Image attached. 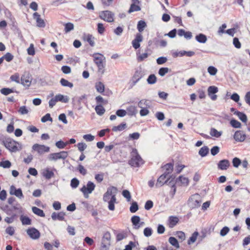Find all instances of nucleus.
<instances>
[{"mask_svg": "<svg viewBox=\"0 0 250 250\" xmlns=\"http://www.w3.org/2000/svg\"><path fill=\"white\" fill-rule=\"evenodd\" d=\"M2 144L11 153L19 151L22 148L21 143L10 137L3 138Z\"/></svg>", "mask_w": 250, "mask_h": 250, "instance_id": "f257e3e1", "label": "nucleus"}, {"mask_svg": "<svg viewBox=\"0 0 250 250\" xmlns=\"http://www.w3.org/2000/svg\"><path fill=\"white\" fill-rule=\"evenodd\" d=\"M131 159L128 161V164L131 167H139L144 164V161L139 154L136 148H132L130 152Z\"/></svg>", "mask_w": 250, "mask_h": 250, "instance_id": "f03ea898", "label": "nucleus"}, {"mask_svg": "<svg viewBox=\"0 0 250 250\" xmlns=\"http://www.w3.org/2000/svg\"><path fill=\"white\" fill-rule=\"evenodd\" d=\"M202 200L198 194H195L190 196L188 200V205L192 208H198L201 206Z\"/></svg>", "mask_w": 250, "mask_h": 250, "instance_id": "7ed1b4c3", "label": "nucleus"}, {"mask_svg": "<svg viewBox=\"0 0 250 250\" xmlns=\"http://www.w3.org/2000/svg\"><path fill=\"white\" fill-rule=\"evenodd\" d=\"M3 210L8 215H16L13 212L14 210H18L19 212H22V208L18 202L14 204L11 207L8 205H5L3 207Z\"/></svg>", "mask_w": 250, "mask_h": 250, "instance_id": "20e7f679", "label": "nucleus"}, {"mask_svg": "<svg viewBox=\"0 0 250 250\" xmlns=\"http://www.w3.org/2000/svg\"><path fill=\"white\" fill-rule=\"evenodd\" d=\"M95 188V185L91 181H88L86 186H83L80 189L83 193L84 196L85 198L88 197V194L92 192Z\"/></svg>", "mask_w": 250, "mask_h": 250, "instance_id": "39448f33", "label": "nucleus"}, {"mask_svg": "<svg viewBox=\"0 0 250 250\" xmlns=\"http://www.w3.org/2000/svg\"><path fill=\"white\" fill-rule=\"evenodd\" d=\"M114 13L108 10L101 11L99 13V17L108 22H113L114 21Z\"/></svg>", "mask_w": 250, "mask_h": 250, "instance_id": "423d86ee", "label": "nucleus"}, {"mask_svg": "<svg viewBox=\"0 0 250 250\" xmlns=\"http://www.w3.org/2000/svg\"><path fill=\"white\" fill-rule=\"evenodd\" d=\"M68 156V152L66 151H62L60 152L51 153L49 156V160L56 161L59 159H65Z\"/></svg>", "mask_w": 250, "mask_h": 250, "instance_id": "0eeeda50", "label": "nucleus"}, {"mask_svg": "<svg viewBox=\"0 0 250 250\" xmlns=\"http://www.w3.org/2000/svg\"><path fill=\"white\" fill-rule=\"evenodd\" d=\"M117 188L115 187L111 186L108 187L107 189L106 192L104 193L103 195V201L105 202L109 201L110 196L111 197L114 194L116 196L117 193Z\"/></svg>", "mask_w": 250, "mask_h": 250, "instance_id": "6e6552de", "label": "nucleus"}, {"mask_svg": "<svg viewBox=\"0 0 250 250\" xmlns=\"http://www.w3.org/2000/svg\"><path fill=\"white\" fill-rule=\"evenodd\" d=\"M168 175H166V173H163L157 179V182L156 184V187H161L163 186L164 184H168V182L170 181V179L173 178L174 176L171 175L169 178H167L166 180L165 179L167 177Z\"/></svg>", "mask_w": 250, "mask_h": 250, "instance_id": "1a4fd4ad", "label": "nucleus"}, {"mask_svg": "<svg viewBox=\"0 0 250 250\" xmlns=\"http://www.w3.org/2000/svg\"><path fill=\"white\" fill-rule=\"evenodd\" d=\"M32 148L33 150L37 151L39 154L42 155L44 153L49 151L50 148L48 146L38 144H34Z\"/></svg>", "mask_w": 250, "mask_h": 250, "instance_id": "9d476101", "label": "nucleus"}, {"mask_svg": "<svg viewBox=\"0 0 250 250\" xmlns=\"http://www.w3.org/2000/svg\"><path fill=\"white\" fill-rule=\"evenodd\" d=\"M103 57L104 56L100 53H95L93 55L94 61L99 70L103 69L104 68V65L103 62Z\"/></svg>", "mask_w": 250, "mask_h": 250, "instance_id": "9b49d317", "label": "nucleus"}, {"mask_svg": "<svg viewBox=\"0 0 250 250\" xmlns=\"http://www.w3.org/2000/svg\"><path fill=\"white\" fill-rule=\"evenodd\" d=\"M218 91L217 87L212 85L210 86L208 88V94L212 101H215L217 96L215 94Z\"/></svg>", "mask_w": 250, "mask_h": 250, "instance_id": "f8f14e48", "label": "nucleus"}, {"mask_svg": "<svg viewBox=\"0 0 250 250\" xmlns=\"http://www.w3.org/2000/svg\"><path fill=\"white\" fill-rule=\"evenodd\" d=\"M9 193L11 195H14L19 199L24 198L21 189L20 188L17 189L13 185L10 187Z\"/></svg>", "mask_w": 250, "mask_h": 250, "instance_id": "ddd939ff", "label": "nucleus"}, {"mask_svg": "<svg viewBox=\"0 0 250 250\" xmlns=\"http://www.w3.org/2000/svg\"><path fill=\"white\" fill-rule=\"evenodd\" d=\"M233 137L236 141L242 142L245 140L246 135L243 131L237 130L235 132Z\"/></svg>", "mask_w": 250, "mask_h": 250, "instance_id": "4468645a", "label": "nucleus"}, {"mask_svg": "<svg viewBox=\"0 0 250 250\" xmlns=\"http://www.w3.org/2000/svg\"><path fill=\"white\" fill-rule=\"evenodd\" d=\"M143 74L141 70H136L132 78V87L134 86L142 78Z\"/></svg>", "mask_w": 250, "mask_h": 250, "instance_id": "2eb2a0df", "label": "nucleus"}, {"mask_svg": "<svg viewBox=\"0 0 250 250\" xmlns=\"http://www.w3.org/2000/svg\"><path fill=\"white\" fill-rule=\"evenodd\" d=\"M28 235L33 239H38L40 236V233L35 228L29 229L27 230Z\"/></svg>", "mask_w": 250, "mask_h": 250, "instance_id": "dca6fc26", "label": "nucleus"}, {"mask_svg": "<svg viewBox=\"0 0 250 250\" xmlns=\"http://www.w3.org/2000/svg\"><path fill=\"white\" fill-rule=\"evenodd\" d=\"M132 3L130 5V8L128 11V13L141 10V7L137 4L140 3L139 0H132Z\"/></svg>", "mask_w": 250, "mask_h": 250, "instance_id": "f3484780", "label": "nucleus"}, {"mask_svg": "<svg viewBox=\"0 0 250 250\" xmlns=\"http://www.w3.org/2000/svg\"><path fill=\"white\" fill-rule=\"evenodd\" d=\"M143 41V36L140 33H137L135 38L132 41V46L136 49L140 47V42Z\"/></svg>", "mask_w": 250, "mask_h": 250, "instance_id": "a211bd4d", "label": "nucleus"}, {"mask_svg": "<svg viewBox=\"0 0 250 250\" xmlns=\"http://www.w3.org/2000/svg\"><path fill=\"white\" fill-rule=\"evenodd\" d=\"M34 19L36 20L37 26L39 27L43 28L45 26V23L42 19L40 18V15L37 12H35L33 15Z\"/></svg>", "mask_w": 250, "mask_h": 250, "instance_id": "6ab92c4d", "label": "nucleus"}, {"mask_svg": "<svg viewBox=\"0 0 250 250\" xmlns=\"http://www.w3.org/2000/svg\"><path fill=\"white\" fill-rule=\"evenodd\" d=\"M218 168L222 170H227L230 166V163L228 160L224 159L220 160L218 164Z\"/></svg>", "mask_w": 250, "mask_h": 250, "instance_id": "aec40b11", "label": "nucleus"}, {"mask_svg": "<svg viewBox=\"0 0 250 250\" xmlns=\"http://www.w3.org/2000/svg\"><path fill=\"white\" fill-rule=\"evenodd\" d=\"M65 215V213L64 212H60L58 213L54 212L51 214V218L53 220H58L59 221H63L64 220Z\"/></svg>", "mask_w": 250, "mask_h": 250, "instance_id": "412c9836", "label": "nucleus"}, {"mask_svg": "<svg viewBox=\"0 0 250 250\" xmlns=\"http://www.w3.org/2000/svg\"><path fill=\"white\" fill-rule=\"evenodd\" d=\"M162 168H164L165 170L164 173H166V175H168L171 173L173 170V164L171 163H167L162 166Z\"/></svg>", "mask_w": 250, "mask_h": 250, "instance_id": "4be33fe9", "label": "nucleus"}, {"mask_svg": "<svg viewBox=\"0 0 250 250\" xmlns=\"http://www.w3.org/2000/svg\"><path fill=\"white\" fill-rule=\"evenodd\" d=\"M179 220L177 217L174 216H170L168 219L169 228H172L174 227L175 226H176V224L179 222Z\"/></svg>", "mask_w": 250, "mask_h": 250, "instance_id": "5701e85b", "label": "nucleus"}, {"mask_svg": "<svg viewBox=\"0 0 250 250\" xmlns=\"http://www.w3.org/2000/svg\"><path fill=\"white\" fill-rule=\"evenodd\" d=\"M57 102H62L64 103H67L69 101V98L67 96H63L61 94H57L55 97Z\"/></svg>", "mask_w": 250, "mask_h": 250, "instance_id": "b1692460", "label": "nucleus"}, {"mask_svg": "<svg viewBox=\"0 0 250 250\" xmlns=\"http://www.w3.org/2000/svg\"><path fill=\"white\" fill-rule=\"evenodd\" d=\"M116 197L115 196V195L114 194L113 196H112L110 200L107 202L108 203V208L110 210H114L115 209L114 204L116 202Z\"/></svg>", "mask_w": 250, "mask_h": 250, "instance_id": "393cba45", "label": "nucleus"}, {"mask_svg": "<svg viewBox=\"0 0 250 250\" xmlns=\"http://www.w3.org/2000/svg\"><path fill=\"white\" fill-rule=\"evenodd\" d=\"M42 175L46 179H50L52 177H53L55 175L53 171L50 170L48 168L44 170L42 173Z\"/></svg>", "mask_w": 250, "mask_h": 250, "instance_id": "a878e982", "label": "nucleus"}, {"mask_svg": "<svg viewBox=\"0 0 250 250\" xmlns=\"http://www.w3.org/2000/svg\"><path fill=\"white\" fill-rule=\"evenodd\" d=\"M126 114L129 116H132L135 115L137 113L136 107L134 105L129 106L126 108Z\"/></svg>", "mask_w": 250, "mask_h": 250, "instance_id": "bb28decb", "label": "nucleus"}, {"mask_svg": "<svg viewBox=\"0 0 250 250\" xmlns=\"http://www.w3.org/2000/svg\"><path fill=\"white\" fill-rule=\"evenodd\" d=\"M176 183L180 182L183 186H188L189 184V180L188 178L183 176H180L176 180Z\"/></svg>", "mask_w": 250, "mask_h": 250, "instance_id": "cd10ccee", "label": "nucleus"}, {"mask_svg": "<svg viewBox=\"0 0 250 250\" xmlns=\"http://www.w3.org/2000/svg\"><path fill=\"white\" fill-rule=\"evenodd\" d=\"M127 127L126 124L125 123H122L121 124L117 126H114L112 130L113 131L117 132V131H121L124 130Z\"/></svg>", "mask_w": 250, "mask_h": 250, "instance_id": "c85d7f7f", "label": "nucleus"}, {"mask_svg": "<svg viewBox=\"0 0 250 250\" xmlns=\"http://www.w3.org/2000/svg\"><path fill=\"white\" fill-rule=\"evenodd\" d=\"M234 114L237 115L238 116V117L239 118V119L242 122H243L244 123L247 122V121L248 120V118H247V115L245 113H244L243 112H241L238 111H235L234 112Z\"/></svg>", "mask_w": 250, "mask_h": 250, "instance_id": "c756f323", "label": "nucleus"}, {"mask_svg": "<svg viewBox=\"0 0 250 250\" xmlns=\"http://www.w3.org/2000/svg\"><path fill=\"white\" fill-rule=\"evenodd\" d=\"M174 178L175 176H174L172 179L170 180V181L168 182V184H167L168 185L171 186V190L170 191V194L172 197H173L176 191V188L175 185V182L174 181Z\"/></svg>", "mask_w": 250, "mask_h": 250, "instance_id": "7c9ffc66", "label": "nucleus"}, {"mask_svg": "<svg viewBox=\"0 0 250 250\" xmlns=\"http://www.w3.org/2000/svg\"><path fill=\"white\" fill-rule=\"evenodd\" d=\"M85 40L87 41L89 45L93 47L95 44V38L91 34H87L85 36Z\"/></svg>", "mask_w": 250, "mask_h": 250, "instance_id": "2f4dec72", "label": "nucleus"}, {"mask_svg": "<svg viewBox=\"0 0 250 250\" xmlns=\"http://www.w3.org/2000/svg\"><path fill=\"white\" fill-rule=\"evenodd\" d=\"M195 39L198 42L202 43H205L207 41V36L202 33L196 35Z\"/></svg>", "mask_w": 250, "mask_h": 250, "instance_id": "473e14b6", "label": "nucleus"}, {"mask_svg": "<svg viewBox=\"0 0 250 250\" xmlns=\"http://www.w3.org/2000/svg\"><path fill=\"white\" fill-rule=\"evenodd\" d=\"M209 153V148L207 146H204L202 147L199 151V154L202 157L206 156Z\"/></svg>", "mask_w": 250, "mask_h": 250, "instance_id": "72a5a7b5", "label": "nucleus"}, {"mask_svg": "<svg viewBox=\"0 0 250 250\" xmlns=\"http://www.w3.org/2000/svg\"><path fill=\"white\" fill-rule=\"evenodd\" d=\"M32 210L34 213H35V214H36L40 217H44L45 216V214L43 212V211L42 209H41L36 207H33L32 208Z\"/></svg>", "mask_w": 250, "mask_h": 250, "instance_id": "f704fd0d", "label": "nucleus"}, {"mask_svg": "<svg viewBox=\"0 0 250 250\" xmlns=\"http://www.w3.org/2000/svg\"><path fill=\"white\" fill-rule=\"evenodd\" d=\"M110 238V233L109 232H106L104 235L102 243H105L107 245L109 246Z\"/></svg>", "mask_w": 250, "mask_h": 250, "instance_id": "c9c22d12", "label": "nucleus"}, {"mask_svg": "<svg viewBox=\"0 0 250 250\" xmlns=\"http://www.w3.org/2000/svg\"><path fill=\"white\" fill-rule=\"evenodd\" d=\"M146 26V22L143 20H140L137 23V29L140 32L143 31Z\"/></svg>", "mask_w": 250, "mask_h": 250, "instance_id": "e433bc0d", "label": "nucleus"}, {"mask_svg": "<svg viewBox=\"0 0 250 250\" xmlns=\"http://www.w3.org/2000/svg\"><path fill=\"white\" fill-rule=\"evenodd\" d=\"M95 109L96 113L100 116L103 115L105 111L104 108L101 104L97 105Z\"/></svg>", "mask_w": 250, "mask_h": 250, "instance_id": "4c0bfd02", "label": "nucleus"}, {"mask_svg": "<svg viewBox=\"0 0 250 250\" xmlns=\"http://www.w3.org/2000/svg\"><path fill=\"white\" fill-rule=\"evenodd\" d=\"M20 219L23 225H29L31 224V220L27 216L21 215Z\"/></svg>", "mask_w": 250, "mask_h": 250, "instance_id": "58836bf2", "label": "nucleus"}, {"mask_svg": "<svg viewBox=\"0 0 250 250\" xmlns=\"http://www.w3.org/2000/svg\"><path fill=\"white\" fill-rule=\"evenodd\" d=\"M60 83L61 85L65 87H69L72 88L73 87V84L72 83L68 82L67 80L62 78L60 80Z\"/></svg>", "mask_w": 250, "mask_h": 250, "instance_id": "ea45409f", "label": "nucleus"}, {"mask_svg": "<svg viewBox=\"0 0 250 250\" xmlns=\"http://www.w3.org/2000/svg\"><path fill=\"white\" fill-rule=\"evenodd\" d=\"M95 88H96L97 91L99 93H102L104 92V85L101 82H99L96 83Z\"/></svg>", "mask_w": 250, "mask_h": 250, "instance_id": "a19ab883", "label": "nucleus"}, {"mask_svg": "<svg viewBox=\"0 0 250 250\" xmlns=\"http://www.w3.org/2000/svg\"><path fill=\"white\" fill-rule=\"evenodd\" d=\"M138 106L140 108H143V107H146L148 108L150 106V105L149 104V103L148 102V101L146 99H143L138 103Z\"/></svg>", "mask_w": 250, "mask_h": 250, "instance_id": "79ce46f5", "label": "nucleus"}, {"mask_svg": "<svg viewBox=\"0 0 250 250\" xmlns=\"http://www.w3.org/2000/svg\"><path fill=\"white\" fill-rule=\"evenodd\" d=\"M169 242L171 245L176 248H179L180 246L177 240L174 237H170L168 239Z\"/></svg>", "mask_w": 250, "mask_h": 250, "instance_id": "37998d69", "label": "nucleus"}, {"mask_svg": "<svg viewBox=\"0 0 250 250\" xmlns=\"http://www.w3.org/2000/svg\"><path fill=\"white\" fill-rule=\"evenodd\" d=\"M199 233L197 231H195L193 232L191 235V236L189 238V240L188 241V245H190L195 242L197 239V237Z\"/></svg>", "mask_w": 250, "mask_h": 250, "instance_id": "c03bdc74", "label": "nucleus"}, {"mask_svg": "<svg viewBox=\"0 0 250 250\" xmlns=\"http://www.w3.org/2000/svg\"><path fill=\"white\" fill-rule=\"evenodd\" d=\"M157 81V78L154 74H150L147 79V82L148 84H154Z\"/></svg>", "mask_w": 250, "mask_h": 250, "instance_id": "a18cd8bd", "label": "nucleus"}, {"mask_svg": "<svg viewBox=\"0 0 250 250\" xmlns=\"http://www.w3.org/2000/svg\"><path fill=\"white\" fill-rule=\"evenodd\" d=\"M74 29V24L71 22H67L64 24V31L68 33Z\"/></svg>", "mask_w": 250, "mask_h": 250, "instance_id": "49530a36", "label": "nucleus"}, {"mask_svg": "<svg viewBox=\"0 0 250 250\" xmlns=\"http://www.w3.org/2000/svg\"><path fill=\"white\" fill-rule=\"evenodd\" d=\"M11 166V163L9 160H5L0 162V167L4 168H10Z\"/></svg>", "mask_w": 250, "mask_h": 250, "instance_id": "de8ad7c7", "label": "nucleus"}, {"mask_svg": "<svg viewBox=\"0 0 250 250\" xmlns=\"http://www.w3.org/2000/svg\"><path fill=\"white\" fill-rule=\"evenodd\" d=\"M139 209L138 204L136 202H133L130 207V211L131 213L136 212Z\"/></svg>", "mask_w": 250, "mask_h": 250, "instance_id": "09e8293b", "label": "nucleus"}, {"mask_svg": "<svg viewBox=\"0 0 250 250\" xmlns=\"http://www.w3.org/2000/svg\"><path fill=\"white\" fill-rule=\"evenodd\" d=\"M230 124L234 128H239L241 126V124L235 119L231 120Z\"/></svg>", "mask_w": 250, "mask_h": 250, "instance_id": "8fccbe9b", "label": "nucleus"}, {"mask_svg": "<svg viewBox=\"0 0 250 250\" xmlns=\"http://www.w3.org/2000/svg\"><path fill=\"white\" fill-rule=\"evenodd\" d=\"M0 93L4 95H8L9 94L14 92L12 89L9 88H3L0 90Z\"/></svg>", "mask_w": 250, "mask_h": 250, "instance_id": "3c124183", "label": "nucleus"}, {"mask_svg": "<svg viewBox=\"0 0 250 250\" xmlns=\"http://www.w3.org/2000/svg\"><path fill=\"white\" fill-rule=\"evenodd\" d=\"M31 81L28 79H26L24 77H21V83L24 86L29 87L31 85Z\"/></svg>", "mask_w": 250, "mask_h": 250, "instance_id": "603ef678", "label": "nucleus"}, {"mask_svg": "<svg viewBox=\"0 0 250 250\" xmlns=\"http://www.w3.org/2000/svg\"><path fill=\"white\" fill-rule=\"evenodd\" d=\"M210 134L213 137H215L217 138H218L221 136L222 133L221 132L218 131L215 128H211Z\"/></svg>", "mask_w": 250, "mask_h": 250, "instance_id": "864d4df0", "label": "nucleus"}, {"mask_svg": "<svg viewBox=\"0 0 250 250\" xmlns=\"http://www.w3.org/2000/svg\"><path fill=\"white\" fill-rule=\"evenodd\" d=\"M122 195L126 199L127 201L129 202L131 200V196L130 192L128 190H124L122 192Z\"/></svg>", "mask_w": 250, "mask_h": 250, "instance_id": "5fc2aeb1", "label": "nucleus"}, {"mask_svg": "<svg viewBox=\"0 0 250 250\" xmlns=\"http://www.w3.org/2000/svg\"><path fill=\"white\" fill-rule=\"evenodd\" d=\"M18 112L20 113L21 115H25L27 114L29 112L28 109L27 108L26 106L25 105L21 106Z\"/></svg>", "mask_w": 250, "mask_h": 250, "instance_id": "6e6d98bb", "label": "nucleus"}, {"mask_svg": "<svg viewBox=\"0 0 250 250\" xmlns=\"http://www.w3.org/2000/svg\"><path fill=\"white\" fill-rule=\"evenodd\" d=\"M68 144V143H64L63 141L60 140L56 143V146L60 149L64 148L65 146Z\"/></svg>", "mask_w": 250, "mask_h": 250, "instance_id": "4d7b16f0", "label": "nucleus"}, {"mask_svg": "<svg viewBox=\"0 0 250 250\" xmlns=\"http://www.w3.org/2000/svg\"><path fill=\"white\" fill-rule=\"evenodd\" d=\"M79 184V181L76 178H74L71 180L70 186L73 188H76Z\"/></svg>", "mask_w": 250, "mask_h": 250, "instance_id": "13d9d810", "label": "nucleus"}, {"mask_svg": "<svg viewBox=\"0 0 250 250\" xmlns=\"http://www.w3.org/2000/svg\"><path fill=\"white\" fill-rule=\"evenodd\" d=\"M78 150L83 152L87 147V145L84 143H79L77 145Z\"/></svg>", "mask_w": 250, "mask_h": 250, "instance_id": "bf43d9fd", "label": "nucleus"}, {"mask_svg": "<svg viewBox=\"0 0 250 250\" xmlns=\"http://www.w3.org/2000/svg\"><path fill=\"white\" fill-rule=\"evenodd\" d=\"M232 163L234 167H238L241 164V161L239 158L235 157L232 159Z\"/></svg>", "mask_w": 250, "mask_h": 250, "instance_id": "052dcab7", "label": "nucleus"}, {"mask_svg": "<svg viewBox=\"0 0 250 250\" xmlns=\"http://www.w3.org/2000/svg\"><path fill=\"white\" fill-rule=\"evenodd\" d=\"M169 71V68L167 67H162L159 69L158 74L161 76H164Z\"/></svg>", "mask_w": 250, "mask_h": 250, "instance_id": "680f3d73", "label": "nucleus"}, {"mask_svg": "<svg viewBox=\"0 0 250 250\" xmlns=\"http://www.w3.org/2000/svg\"><path fill=\"white\" fill-rule=\"evenodd\" d=\"M152 229L151 228H146L144 230V234L146 237H149L152 235Z\"/></svg>", "mask_w": 250, "mask_h": 250, "instance_id": "e2e57ef3", "label": "nucleus"}, {"mask_svg": "<svg viewBox=\"0 0 250 250\" xmlns=\"http://www.w3.org/2000/svg\"><path fill=\"white\" fill-rule=\"evenodd\" d=\"M208 72L210 75L214 76L216 74L217 69L214 66H210L208 68Z\"/></svg>", "mask_w": 250, "mask_h": 250, "instance_id": "0e129e2a", "label": "nucleus"}, {"mask_svg": "<svg viewBox=\"0 0 250 250\" xmlns=\"http://www.w3.org/2000/svg\"><path fill=\"white\" fill-rule=\"evenodd\" d=\"M2 57L7 62H10L13 59L14 56L10 53L8 52L3 55Z\"/></svg>", "mask_w": 250, "mask_h": 250, "instance_id": "69168bd1", "label": "nucleus"}, {"mask_svg": "<svg viewBox=\"0 0 250 250\" xmlns=\"http://www.w3.org/2000/svg\"><path fill=\"white\" fill-rule=\"evenodd\" d=\"M220 151V148L218 146H213L210 150V152L212 155L215 156Z\"/></svg>", "mask_w": 250, "mask_h": 250, "instance_id": "338daca9", "label": "nucleus"}, {"mask_svg": "<svg viewBox=\"0 0 250 250\" xmlns=\"http://www.w3.org/2000/svg\"><path fill=\"white\" fill-rule=\"evenodd\" d=\"M229 229L228 227H223L220 232V234L221 236H225L227 234V233L229 232Z\"/></svg>", "mask_w": 250, "mask_h": 250, "instance_id": "774afa93", "label": "nucleus"}]
</instances>
